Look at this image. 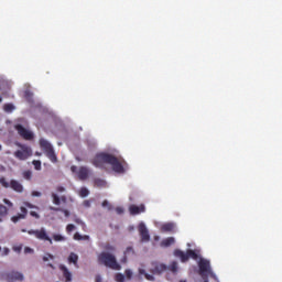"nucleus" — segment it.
<instances>
[{
  "instance_id": "1",
  "label": "nucleus",
  "mask_w": 282,
  "mask_h": 282,
  "mask_svg": "<svg viewBox=\"0 0 282 282\" xmlns=\"http://www.w3.org/2000/svg\"><path fill=\"white\" fill-rule=\"evenodd\" d=\"M93 164L94 166H97V169H102L105 164H110L115 173H124V166H122L120 160H118V158H116L113 154L98 153L94 158Z\"/></svg>"
},
{
  "instance_id": "2",
  "label": "nucleus",
  "mask_w": 282,
  "mask_h": 282,
  "mask_svg": "<svg viewBox=\"0 0 282 282\" xmlns=\"http://www.w3.org/2000/svg\"><path fill=\"white\" fill-rule=\"evenodd\" d=\"M98 263L100 265H105L106 268H110V270H121L122 268L120 263H118L116 256L109 252H101L98 256Z\"/></svg>"
},
{
  "instance_id": "3",
  "label": "nucleus",
  "mask_w": 282,
  "mask_h": 282,
  "mask_svg": "<svg viewBox=\"0 0 282 282\" xmlns=\"http://www.w3.org/2000/svg\"><path fill=\"white\" fill-rule=\"evenodd\" d=\"M174 257L180 259L182 261V263H186V261H188V259H194V261H197L199 259V254H197L195 252V250H193V249H188L186 252H184L180 249H175Z\"/></svg>"
},
{
  "instance_id": "4",
  "label": "nucleus",
  "mask_w": 282,
  "mask_h": 282,
  "mask_svg": "<svg viewBox=\"0 0 282 282\" xmlns=\"http://www.w3.org/2000/svg\"><path fill=\"white\" fill-rule=\"evenodd\" d=\"M40 147L44 150V153L46 158H48V160H51L53 163L58 162V158L56 156V153L54 152V148L52 147L51 142L45 139H41Z\"/></svg>"
},
{
  "instance_id": "5",
  "label": "nucleus",
  "mask_w": 282,
  "mask_h": 282,
  "mask_svg": "<svg viewBox=\"0 0 282 282\" xmlns=\"http://www.w3.org/2000/svg\"><path fill=\"white\" fill-rule=\"evenodd\" d=\"M18 147L20 148V150L15 151L13 153V155H14V158H17V160L25 161V160L32 158V148H30L25 144H21V143H19Z\"/></svg>"
},
{
  "instance_id": "6",
  "label": "nucleus",
  "mask_w": 282,
  "mask_h": 282,
  "mask_svg": "<svg viewBox=\"0 0 282 282\" xmlns=\"http://www.w3.org/2000/svg\"><path fill=\"white\" fill-rule=\"evenodd\" d=\"M29 235H33L36 239H40V241H48V243L52 246V243H54V241L52 240V238H50V236L47 235V231L45 230V228H41V229H31L28 231Z\"/></svg>"
},
{
  "instance_id": "7",
  "label": "nucleus",
  "mask_w": 282,
  "mask_h": 282,
  "mask_svg": "<svg viewBox=\"0 0 282 282\" xmlns=\"http://www.w3.org/2000/svg\"><path fill=\"white\" fill-rule=\"evenodd\" d=\"M199 274L200 276H208V274H213V270H210V261L206 259H200L198 262Z\"/></svg>"
},
{
  "instance_id": "8",
  "label": "nucleus",
  "mask_w": 282,
  "mask_h": 282,
  "mask_svg": "<svg viewBox=\"0 0 282 282\" xmlns=\"http://www.w3.org/2000/svg\"><path fill=\"white\" fill-rule=\"evenodd\" d=\"M14 129L18 131L19 135H21V138H23V140H34V133H32V131L25 129L23 126L15 124Z\"/></svg>"
},
{
  "instance_id": "9",
  "label": "nucleus",
  "mask_w": 282,
  "mask_h": 282,
  "mask_svg": "<svg viewBox=\"0 0 282 282\" xmlns=\"http://www.w3.org/2000/svg\"><path fill=\"white\" fill-rule=\"evenodd\" d=\"M169 270V267L164 263H161L159 261H154L151 263L150 272L152 274H162L163 272H166Z\"/></svg>"
},
{
  "instance_id": "10",
  "label": "nucleus",
  "mask_w": 282,
  "mask_h": 282,
  "mask_svg": "<svg viewBox=\"0 0 282 282\" xmlns=\"http://www.w3.org/2000/svg\"><path fill=\"white\" fill-rule=\"evenodd\" d=\"M129 213L130 215H140L142 213H147V207L144 206V204H141V205H130L129 206Z\"/></svg>"
},
{
  "instance_id": "11",
  "label": "nucleus",
  "mask_w": 282,
  "mask_h": 282,
  "mask_svg": "<svg viewBox=\"0 0 282 282\" xmlns=\"http://www.w3.org/2000/svg\"><path fill=\"white\" fill-rule=\"evenodd\" d=\"M139 235L141 237V241H149L151 239V236L149 235V229H147V225H144V223H141L139 225Z\"/></svg>"
},
{
  "instance_id": "12",
  "label": "nucleus",
  "mask_w": 282,
  "mask_h": 282,
  "mask_svg": "<svg viewBox=\"0 0 282 282\" xmlns=\"http://www.w3.org/2000/svg\"><path fill=\"white\" fill-rule=\"evenodd\" d=\"M59 270L63 274V279L65 282H72L73 281V275H72V271H69V269L67 267H65V264H59Z\"/></svg>"
},
{
  "instance_id": "13",
  "label": "nucleus",
  "mask_w": 282,
  "mask_h": 282,
  "mask_svg": "<svg viewBox=\"0 0 282 282\" xmlns=\"http://www.w3.org/2000/svg\"><path fill=\"white\" fill-rule=\"evenodd\" d=\"M8 282L23 281V273L18 271H11L7 274Z\"/></svg>"
},
{
  "instance_id": "14",
  "label": "nucleus",
  "mask_w": 282,
  "mask_h": 282,
  "mask_svg": "<svg viewBox=\"0 0 282 282\" xmlns=\"http://www.w3.org/2000/svg\"><path fill=\"white\" fill-rule=\"evenodd\" d=\"M20 210L21 214L11 217V221H13V224H17L18 221H21V219H25V217H28V208L20 207Z\"/></svg>"
},
{
  "instance_id": "15",
  "label": "nucleus",
  "mask_w": 282,
  "mask_h": 282,
  "mask_svg": "<svg viewBox=\"0 0 282 282\" xmlns=\"http://www.w3.org/2000/svg\"><path fill=\"white\" fill-rule=\"evenodd\" d=\"M9 187L15 191V193H23V185L17 180H11Z\"/></svg>"
},
{
  "instance_id": "16",
  "label": "nucleus",
  "mask_w": 282,
  "mask_h": 282,
  "mask_svg": "<svg viewBox=\"0 0 282 282\" xmlns=\"http://www.w3.org/2000/svg\"><path fill=\"white\" fill-rule=\"evenodd\" d=\"M77 175H78V178L82 181L87 180V177H89V169L85 166L79 167Z\"/></svg>"
},
{
  "instance_id": "17",
  "label": "nucleus",
  "mask_w": 282,
  "mask_h": 282,
  "mask_svg": "<svg viewBox=\"0 0 282 282\" xmlns=\"http://www.w3.org/2000/svg\"><path fill=\"white\" fill-rule=\"evenodd\" d=\"M52 198H53V204H55V206H61V202H63V204H67V196L58 197L56 193H52Z\"/></svg>"
},
{
  "instance_id": "18",
  "label": "nucleus",
  "mask_w": 282,
  "mask_h": 282,
  "mask_svg": "<svg viewBox=\"0 0 282 282\" xmlns=\"http://www.w3.org/2000/svg\"><path fill=\"white\" fill-rule=\"evenodd\" d=\"M175 230V224L173 223H166L161 226L162 232H173Z\"/></svg>"
},
{
  "instance_id": "19",
  "label": "nucleus",
  "mask_w": 282,
  "mask_h": 282,
  "mask_svg": "<svg viewBox=\"0 0 282 282\" xmlns=\"http://www.w3.org/2000/svg\"><path fill=\"white\" fill-rule=\"evenodd\" d=\"M173 243H175V238L169 237L161 241V247L169 248V247L173 246Z\"/></svg>"
},
{
  "instance_id": "20",
  "label": "nucleus",
  "mask_w": 282,
  "mask_h": 282,
  "mask_svg": "<svg viewBox=\"0 0 282 282\" xmlns=\"http://www.w3.org/2000/svg\"><path fill=\"white\" fill-rule=\"evenodd\" d=\"M68 263H73L75 268H78V254L70 252L68 256Z\"/></svg>"
},
{
  "instance_id": "21",
  "label": "nucleus",
  "mask_w": 282,
  "mask_h": 282,
  "mask_svg": "<svg viewBox=\"0 0 282 282\" xmlns=\"http://www.w3.org/2000/svg\"><path fill=\"white\" fill-rule=\"evenodd\" d=\"M94 185L97 186V188H105V186H107V181L102 178H95Z\"/></svg>"
},
{
  "instance_id": "22",
  "label": "nucleus",
  "mask_w": 282,
  "mask_h": 282,
  "mask_svg": "<svg viewBox=\"0 0 282 282\" xmlns=\"http://www.w3.org/2000/svg\"><path fill=\"white\" fill-rule=\"evenodd\" d=\"M139 274H143L145 276L147 281H155V276L147 273V271L144 269H139Z\"/></svg>"
},
{
  "instance_id": "23",
  "label": "nucleus",
  "mask_w": 282,
  "mask_h": 282,
  "mask_svg": "<svg viewBox=\"0 0 282 282\" xmlns=\"http://www.w3.org/2000/svg\"><path fill=\"white\" fill-rule=\"evenodd\" d=\"M50 210H54L55 213H63L65 217H69V210L63 209L59 207H50Z\"/></svg>"
},
{
  "instance_id": "24",
  "label": "nucleus",
  "mask_w": 282,
  "mask_h": 282,
  "mask_svg": "<svg viewBox=\"0 0 282 282\" xmlns=\"http://www.w3.org/2000/svg\"><path fill=\"white\" fill-rule=\"evenodd\" d=\"M24 98L28 100V102H32L34 98V94L30 90L24 91Z\"/></svg>"
},
{
  "instance_id": "25",
  "label": "nucleus",
  "mask_w": 282,
  "mask_h": 282,
  "mask_svg": "<svg viewBox=\"0 0 282 282\" xmlns=\"http://www.w3.org/2000/svg\"><path fill=\"white\" fill-rule=\"evenodd\" d=\"M13 109H14V105H12V104L3 105V110L6 111V113H12Z\"/></svg>"
},
{
  "instance_id": "26",
  "label": "nucleus",
  "mask_w": 282,
  "mask_h": 282,
  "mask_svg": "<svg viewBox=\"0 0 282 282\" xmlns=\"http://www.w3.org/2000/svg\"><path fill=\"white\" fill-rule=\"evenodd\" d=\"M8 215V207L0 204V217H6Z\"/></svg>"
},
{
  "instance_id": "27",
  "label": "nucleus",
  "mask_w": 282,
  "mask_h": 282,
  "mask_svg": "<svg viewBox=\"0 0 282 282\" xmlns=\"http://www.w3.org/2000/svg\"><path fill=\"white\" fill-rule=\"evenodd\" d=\"M79 195H80L82 197H87V196L89 195V189H87V187H82V188L79 189Z\"/></svg>"
},
{
  "instance_id": "28",
  "label": "nucleus",
  "mask_w": 282,
  "mask_h": 282,
  "mask_svg": "<svg viewBox=\"0 0 282 282\" xmlns=\"http://www.w3.org/2000/svg\"><path fill=\"white\" fill-rule=\"evenodd\" d=\"M167 270H170L171 272H177V262L173 261L170 267H167Z\"/></svg>"
},
{
  "instance_id": "29",
  "label": "nucleus",
  "mask_w": 282,
  "mask_h": 282,
  "mask_svg": "<svg viewBox=\"0 0 282 282\" xmlns=\"http://www.w3.org/2000/svg\"><path fill=\"white\" fill-rule=\"evenodd\" d=\"M76 230V226L74 224H68L66 226V232L69 235V232H74Z\"/></svg>"
},
{
  "instance_id": "30",
  "label": "nucleus",
  "mask_w": 282,
  "mask_h": 282,
  "mask_svg": "<svg viewBox=\"0 0 282 282\" xmlns=\"http://www.w3.org/2000/svg\"><path fill=\"white\" fill-rule=\"evenodd\" d=\"M53 239L55 241H66V238L64 236L58 235V234H54Z\"/></svg>"
},
{
  "instance_id": "31",
  "label": "nucleus",
  "mask_w": 282,
  "mask_h": 282,
  "mask_svg": "<svg viewBox=\"0 0 282 282\" xmlns=\"http://www.w3.org/2000/svg\"><path fill=\"white\" fill-rule=\"evenodd\" d=\"M0 184L3 186V188H10V183L6 181V177L0 178Z\"/></svg>"
},
{
  "instance_id": "32",
  "label": "nucleus",
  "mask_w": 282,
  "mask_h": 282,
  "mask_svg": "<svg viewBox=\"0 0 282 282\" xmlns=\"http://www.w3.org/2000/svg\"><path fill=\"white\" fill-rule=\"evenodd\" d=\"M50 259H51L52 261H54V254H52V253H46V254L42 258V260L44 261V263L47 262Z\"/></svg>"
},
{
  "instance_id": "33",
  "label": "nucleus",
  "mask_w": 282,
  "mask_h": 282,
  "mask_svg": "<svg viewBox=\"0 0 282 282\" xmlns=\"http://www.w3.org/2000/svg\"><path fill=\"white\" fill-rule=\"evenodd\" d=\"M115 281H117V282H124V274L117 273L116 276H115Z\"/></svg>"
},
{
  "instance_id": "34",
  "label": "nucleus",
  "mask_w": 282,
  "mask_h": 282,
  "mask_svg": "<svg viewBox=\"0 0 282 282\" xmlns=\"http://www.w3.org/2000/svg\"><path fill=\"white\" fill-rule=\"evenodd\" d=\"M32 164H33L35 171H41V161L34 160V161L32 162Z\"/></svg>"
},
{
  "instance_id": "35",
  "label": "nucleus",
  "mask_w": 282,
  "mask_h": 282,
  "mask_svg": "<svg viewBox=\"0 0 282 282\" xmlns=\"http://www.w3.org/2000/svg\"><path fill=\"white\" fill-rule=\"evenodd\" d=\"M12 250L13 252H18V254H21V250H23V245L13 246Z\"/></svg>"
},
{
  "instance_id": "36",
  "label": "nucleus",
  "mask_w": 282,
  "mask_h": 282,
  "mask_svg": "<svg viewBox=\"0 0 282 282\" xmlns=\"http://www.w3.org/2000/svg\"><path fill=\"white\" fill-rule=\"evenodd\" d=\"M24 180H32V172L31 171H24L23 172Z\"/></svg>"
},
{
  "instance_id": "37",
  "label": "nucleus",
  "mask_w": 282,
  "mask_h": 282,
  "mask_svg": "<svg viewBox=\"0 0 282 282\" xmlns=\"http://www.w3.org/2000/svg\"><path fill=\"white\" fill-rule=\"evenodd\" d=\"M124 274H126L127 279H132L133 278V271H131V269H127L124 271Z\"/></svg>"
},
{
  "instance_id": "38",
  "label": "nucleus",
  "mask_w": 282,
  "mask_h": 282,
  "mask_svg": "<svg viewBox=\"0 0 282 282\" xmlns=\"http://www.w3.org/2000/svg\"><path fill=\"white\" fill-rule=\"evenodd\" d=\"M24 254H34V249H32L30 247H25L24 248Z\"/></svg>"
},
{
  "instance_id": "39",
  "label": "nucleus",
  "mask_w": 282,
  "mask_h": 282,
  "mask_svg": "<svg viewBox=\"0 0 282 282\" xmlns=\"http://www.w3.org/2000/svg\"><path fill=\"white\" fill-rule=\"evenodd\" d=\"M73 238L75 239V241H83V235H80L79 232H76Z\"/></svg>"
},
{
  "instance_id": "40",
  "label": "nucleus",
  "mask_w": 282,
  "mask_h": 282,
  "mask_svg": "<svg viewBox=\"0 0 282 282\" xmlns=\"http://www.w3.org/2000/svg\"><path fill=\"white\" fill-rule=\"evenodd\" d=\"M133 247H128L127 249H126V251H124V254H126V257H128L129 254H133Z\"/></svg>"
},
{
  "instance_id": "41",
  "label": "nucleus",
  "mask_w": 282,
  "mask_h": 282,
  "mask_svg": "<svg viewBox=\"0 0 282 282\" xmlns=\"http://www.w3.org/2000/svg\"><path fill=\"white\" fill-rule=\"evenodd\" d=\"M8 254H10V248L4 247L2 250V257H8Z\"/></svg>"
},
{
  "instance_id": "42",
  "label": "nucleus",
  "mask_w": 282,
  "mask_h": 282,
  "mask_svg": "<svg viewBox=\"0 0 282 282\" xmlns=\"http://www.w3.org/2000/svg\"><path fill=\"white\" fill-rule=\"evenodd\" d=\"M105 248H106V250H108L109 252L116 251V247H113V246H111V245H107Z\"/></svg>"
},
{
  "instance_id": "43",
  "label": "nucleus",
  "mask_w": 282,
  "mask_h": 282,
  "mask_svg": "<svg viewBox=\"0 0 282 282\" xmlns=\"http://www.w3.org/2000/svg\"><path fill=\"white\" fill-rule=\"evenodd\" d=\"M31 217H35V219H40L41 216H39V213L36 212H30Z\"/></svg>"
},
{
  "instance_id": "44",
  "label": "nucleus",
  "mask_w": 282,
  "mask_h": 282,
  "mask_svg": "<svg viewBox=\"0 0 282 282\" xmlns=\"http://www.w3.org/2000/svg\"><path fill=\"white\" fill-rule=\"evenodd\" d=\"M56 191H57V193H65V187H63V186H57V187H56Z\"/></svg>"
},
{
  "instance_id": "45",
  "label": "nucleus",
  "mask_w": 282,
  "mask_h": 282,
  "mask_svg": "<svg viewBox=\"0 0 282 282\" xmlns=\"http://www.w3.org/2000/svg\"><path fill=\"white\" fill-rule=\"evenodd\" d=\"M32 197H41V192L33 191Z\"/></svg>"
},
{
  "instance_id": "46",
  "label": "nucleus",
  "mask_w": 282,
  "mask_h": 282,
  "mask_svg": "<svg viewBox=\"0 0 282 282\" xmlns=\"http://www.w3.org/2000/svg\"><path fill=\"white\" fill-rule=\"evenodd\" d=\"M3 203L7 204V206H10V207L13 206L12 202H10L8 198H4Z\"/></svg>"
},
{
  "instance_id": "47",
  "label": "nucleus",
  "mask_w": 282,
  "mask_h": 282,
  "mask_svg": "<svg viewBox=\"0 0 282 282\" xmlns=\"http://www.w3.org/2000/svg\"><path fill=\"white\" fill-rule=\"evenodd\" d=\"M116 213H118V215H122V213H124V209H122V207H117Z\"/></svg>"
},
{
  "instance_id": "48",
  "label": "nucleus",
  "mask_w": 282,
  "mask_h": 282,
  "mask_svg": "<svg viewBox=\"0 0 282 282\" xmlns=\"http://www.w3.org/2000/svg\"><path fill=\"white\" fill-rule=\"evenodd\" d=\"M70 171H72V173H76L78 171V166L72 165Z\"/></svg>"
},
{
  "instance_id": "49",
  "label": "nucleus",
  "mask_w": 282,
  "mask_h": 282,
  "mask_svg": "<svg viewBox=\"0 0 282 282\" xmlns=\"http://www.w3.org/2000/svg\"><path fill=\"white\" fill-rule=\"evenodd\" d=\"M24 206H26V208H36L32 203H24Z\"/></svg>"
},
{
  "instance_id": "50",
  "label": "nucleus",
  "mask_w": 282,
  "mask_h": 282,
  "mask_svg": "<svg viewBox=\"0 0 282 282\" xmlns=\"http://www.w3.org/2000/svg\"><path fill=\"white\" fill-rule=\"evenodd\" d=\"M95 282H102V276H100V274L96 275Z\"/></svg>"
},
{
  "instance_id": "51",
  "label": "nucleus",
  "mask_w": 282,
  "mask_h": 282,
  "mask_svg": "<svg viewBox=\"0 0 282 282\" xmlns=\"http://www.w3.org/2000/svg\"><path fill=\"white\" fill-rule=\"evenodd\" d=\"M84 206L86 208H89V206H91V203L89 200H84Z\"/></svg>"
},
{
  "instance_id": "52",
  "label": "nucleus",
  "mask_w": 282,
  "mask_h": 282,
  "mask_svg": "<svg viewBox=\"0 0 282 282\" xmlns=\"http://www.w3.org/2000/svg\"><path fill=\"white\" fill-rule=\"evenodd\" d=\"M82 241H89V236L87 235L82 236Z\"/></svg>"
},
{
  "instance_id": "53",
  "label": "nucleus",
  "mask_w": 282,
  "mask_h": 282,
  "mask_svg": "<svg viewBox=\"0 0 282 282\" xmlns=\"http://www.w3.org/2000/svg\"><path fill=\"white\" fill-rule=\"evenodd\" d=\"M46 267L51 268V270H56V267H54V264H52V263H47Z\"/></svg>"
},
{
  "instance_id": "54",
  "label": "nucleus",
  "mask_w": 282,
  "mask_h": 282,
  "mask_svg": "<svg viewBox=\"0 0 282 282\" xmlns=\"http://www.w3.org/2000/svg\"><path fill=\"white\" fill-rule=\"evenodd\" d=\"M101 206H102L104 208H106V206H109V202H108V200H104L102 204H101Z\"/></svg>"
},
{
  "instance_id": "55",
  "label": "nucleus",
  "mask_w": 282,
  "mask_h": 282,
  "mask_svg": "<svg viewBox=\"0 0 282 282\" xmlns=\"http://www.w3.org/2000/svg\"><path fill=\"white\" fill-rule=\"evenodd\" d=\"M75 224H82L80 218L75 219Z\"/></svg>"
},
{
  "instance_id": "56",
  "label": "nucleus",
  "mask_w": 282,
  "mask_h": 282,
  "mask_svg": "<svg viewBox=\"0 0 282 282\" xmlns=\"http://www.w3.org/2000/svg\"><path fill=\"white\" fill-rule=\"evenodd\" d=\"M2 101H3V98L0 97V102H2Z\"/></svg>"
},
{
  "instance_id": "57",
  "label": "nucleus",
  "mask_w": 282,
  "mask_h": 282,
  "mask_svg": "<svg viewBox=\"0 0 282 282\" xmlns=\"http://www.w3.org/2000/svg\"><path fill=\"white\" fill-rule=\"evenodd\" d=\"M180 282H186V280H181Z\"/></svg>"
},
{
  "instance_id": "58",
  "label": "nucleus",
  "mask_w": 282,
  "mask_h": 282,
  "mask_svg": "<svg viewBox=\"0 0 282 282\" xmlns=\"http://www.w3.org/2000/svg\"><path fill=\"white\" fill-rule=\"evenodd\" d=\"M22 232H25V229H22Z\"/></svg>"
},
{
  "instance_id": "59",
  "label": "nucleus",
  "mask_w": 282,
  "mask_h": 282,
  "mask_svg": "<svg viewBox=\"0 0 282 282\" xmlns=\"http://www.w3.org/2000/svg\"><path fill=\"white\" fill-rule=\"evenodd\" d=\"M0 252H1V247H0Z\"/></svg>"
},
{
  "instance_id": "60",
  "label": "nucleus",
  "mask_w": 282,
  "mask_h": 282,
  "mask_svg": "<svg viewBox=\"0 0 282 282\" xmlns=\"http://www.w3.org/2000/svg\"><path fill=\"white\" fill-rule=\"evenodd\" d=\"M205 282H208L207 280H205Z\"/></svg>"
},
{
  "instance_id": "61",
  "label": "nucleus",
  "mask_w": 282,
  "mask_h": 282,
  "mask_svg": "<svg viewBox=\"0 0 282 282\" xmlns=\"http://www.w3.org/2000/svg\"><path fill=\"white\" fill-rule=\"evenodd\" d=\"M0 221H2L1 218H0Z\"/></svg>"
}]
</instances>
